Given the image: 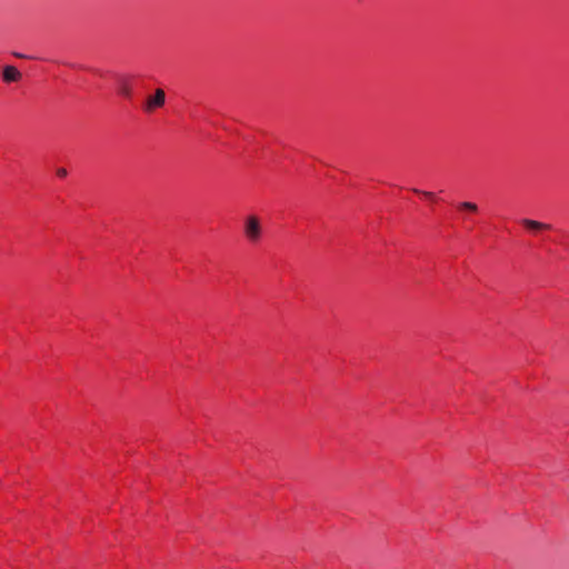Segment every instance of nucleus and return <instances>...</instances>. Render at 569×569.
Returning a JSON list of instances; mask_svg holds the SVG:
<instances>
[{"instance_id":"obj_1","label":"nucleus","mask_w":569,"mask_h":569,"mask_svg":"<svg viewBox=\"0 0 569 569\" xmlns=\"http://www.w3.org/2000/svg\"><path fill=\"white\" fill-rule=\"evenodd\" d=\"M243 233L247 240L251 243L259 242L262 234V227L260 220L256 216L247 217L244 221Z\"/></svg>"},{"instance_id":"obj_2","label":"nucleus","mask_w":569,"mask_h":569,"mask_svg":"<svg viewBox=\"0 0 569 569\" xmlns=\"http://www.w3.org/2000/svg\"><path fill=\"white\" fill-rule=\"evenodd\" d=\"M166 93L162 89H157L153 96L148 97L146 103V110L148 112L153 111L156 108H160L164 104Z\"/></svg>"},{"instance_id":"obj_3","label":"nucleus","mask_w":569,"mask_h":569,"mask_svg":"<svg viewBox=\"0 0 569 569\" xmlns=\"http://www.w3.org/2000/svg\"><path fill=\"white\" fill-rule=\"evenodd\" d=\"M21 79L20 71L13 66H7L3 69V80L6 82H16Z\"/></svg>"},{"instance_id":"obj_4","label":"nucleus","mask_w":569,"mask_h":569,"mask_svg":"<svg viewBox=\"0 0 569 569\" xmlns=\"http://www.w3.org/2000/svg\"><path fill=\"white\" fill-rule=\"evenodd\" d=\"M118 90L121 96H123L126 98L131 97L132 91H131V86H130L128 78H126V77L118 78Z\"/></svg>"},{"instance_id":"obj_5","label":"nucleus","mask_w":569,"mask_h":569,"mask_svg":"<svg viewBox=\"0 0 569 569\" xmlns=\"http://www.w3.org/2000/svg\"><path fill=\"white\" fill-rule=\"evenodd\" d=\"M521 223L526 228L531 229V230H547V229H550L549 224H546V223H542V222H539V221H536V220H531V219H522Z\"/></svg>"},{"instance_id":"obj_6","label":"nucleus","mask_w":569,"mask_h":569,"mask_svg":"<svg viewBox=\"0 0 569 569\" xmlns=\"http://www.w3.org/2000/svg\"><path fill=\"white\" fill-rule=\"evenodd\" d=\"M458 209L463 211H470V212H477L478 206L475 202L471 201H463L458 204Z\"/></svg>"},{"instance_id":"obj_7","label":"nucleus","mask_w":569,"mask_h":569,"mask_svg":"<svg viewBox=\"0 0 569 569\" xmlns=\"http://www.w3.org/2000/svg\"><path fill=\"white\" fill-rule=\"evenodd\" d=\"M412 191L417 194H421L425 198H427L428 200H433L435 199V193L431 192V191H423V190H420V189H412Z\"/></svg>"},{"instance_id":"obj_8","label":"nucleus","mask_w":569,"mask_h":569,"mask_svg":"<svg viewBox=\"0 0 569 569\" xmlns=\"http://www.w3.org/2000/svg\"><path fill=\"white\" fill-rule=\"evenodd\" d=\"M57 176L60 178H64L67 176V170L64 168H59L57 170Z\"/></svg>"},{"instance_id":"obj_9","label":"nucleus","mask_w":569,"mask_h":569,"mask_svg":"<svg viewBox=\"0 0 569 569\" xmlns=\"http://www.w3.org/2000/svg\"><path fill=\"white\" fill-rule=\"evenodd\" d=\"M16 56L19 58H23V56L21 53H16Z\"/></svg>"}]
</instances>
